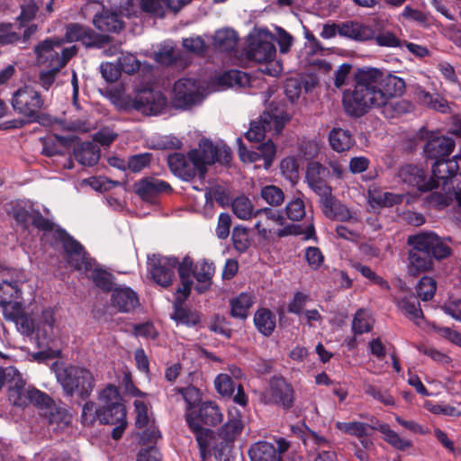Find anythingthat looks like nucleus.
I'll list each match as a JSON object with an SVG mask.
<instances>
[{"label":"nucleus","mask_w":461,"mask_h":461,"mask_svg":"<svg viewBox=\"0 0 461 461\" xmlns=\"http://www.w3.org/2000/svg\"><path fill=\"white\" fill-rule=\"evenodd\" d=\"M353 78V89L342 95L343 107L350 116L361 117L377 108L386 118H394L412 110L411 102L395 100L405 93L403 78L372 67L357 68Z\"/></svg>","instance_id":"nucleus-1"},{"label":"nucleus","mask_w":461,"mask_h":461,"mask_svg":"<svg viewBox=\"0 0 461 461\" xmlns=\"http://www.w3.org/2000/svg\"><path fill=\"white\" fill-rule=\"evenodd\" d=\"M231 159V151L225 145H214L210 140L202 139L198 148L190 150L186 157L174 154L168 157V165L173 171L185 174L188 177L199 174L203 177L208 165L215 162L228 163Z\"/></svg>","instance_id":"nucleus-2"},{"label":"nucleus","mask_w":461,"mask_h":461,"mask_svg":"<svg viewBox=\"0 0 461 461\" xmlns=\"http://www.w3.org/2000/svg\"><path fill=\"white\" fill-rule=\"evenodd\" d=\"M408 243L412 247L409 251L408 273L417 276L433 267V259L447 258L450 248L435 233L420 232L410 236Z\"/></svg>","instance_id":"nucleus-3"},{"label":"nucleus","mask_w":461,"mask_h":461,"mask_svg":"<svg viewBox=\"0 0 461 461\" xmlns=\"http://www.w3.org/2000/svg\"><path fill=\"white\" fill-rule=\"evenodd\" d=\"M31 222L37 229L44 230V235L53 234L56 241L62 243L65 258L68 264L77 270L89 271L92 269V260L88 258L82 245L60 228L45 219L40 212H34Z\"/></svg>","instance_id":"nucleus-4"},{"label":"nucleus","mask_w":461,"mask_h":461,"mask_svg":"<svg viewBox=\"0 0 461 461\" xmlns=\"http://www.w3.org/2000/svg\"><path fill=\"white\" fill-rule=\"evenodd\" d=\"M255 215L258 218L255 228L265 240L285 238L303 233L300 225L286 221L281 210L264 208L257 211Z\"/></svg>","instance_id":"nucleus-5"},{"label":"nucleus","mask_w":461,"mask_h":461,"mask_svg":"<svg viewBox=\"0 0 461 461\" xmlns=\"http://www.w3.org/2000/svg\"><path fill=\"white\" fill-rule=\"evenodd\" d=\"M58 382L67 395L78 394L82 399L88 397L93 391V375L85 367L69 366L56 371Z\"/></svg>","instance_id":"nucleus-6"},{"label":"nucleus","mask_w":461,"mask_h":461,"mask_svg":"<svg viewBox=\"0 0 461 461\" xmlns=\"http://www.w3.org/2000/svg\"><path fill=\"white\" fill-rule=\"evenodd\" d=\"M167 98L159 91L143 89L134 97L124 95L120 97L118 105L126 111H137L146 115L161 113L167 106Z\"/></svg>","instance_id":"nucleus-7"},{"label":"nucleus","mask_w":461,"mask_h":461,"mask_svg":"<svg viewBox=\"0 0 461 461\" xmlns=\"http://www.w3.org/2000/svg\"><path fill=\"white\" fill-rule=\"evenodd\" d=\"M44 99L41 93L31 85H24L13 93L11 105L14 111L28 122H37L44 108Z\"/></svg>","instance_id":"nucleus-8"},{"label":"nucleus","mask_w":461,"mask_h":461,"mask_svg":"<svg viewBox=\"0 0 461 461\" xmlns=\"http://www.w3.org/2000/svg\"><path fill=\"white\" fill-rule=\"evenodd\" d=\"M62 39H48L35 47L37 61L47 68L60 70L67 62L77 53L76 46L63 48Z\"/></svg>","instance_id":"nucleus-9"},{"label":"nucleus","mask_w":461,"mask_h":461,"mask_svg":"<svg viewBox=\"0 0 461 461\" xmlns=\"http://www.w3.org/2000/svg\"><path fill=\"white\" fill-rule=\"evenodd\" d=\"M22 293L16 284L3 282L0 284V309L7 321L21 325L25 330L32 329L31 322L25 317H22L24 311L19 299Z\"/></svg>","instance_id":"nucleus-10"},{"label":"nucleus","mask_w":461,"mask_h":461,"mask_svg":"<svg viewBox=\"0 0 461 461\" xmlns=\"http://www.w3.org/2000/svg\"><path fill=\"white\" fill-rule=\"evenodd\" d=\"M289 120V115L281 109L266 111L260 115L258 122L250 123L245 137L250 142H258L265 138L267 131L279 134Z\"/></svg>","instance_id":"nucleus-11"},{"label":"nucleus","mask_w":461,"mask_h":461,"mask_svg":"<svg viewBox=\"0 0 461 461\" xmlns=\"http://www.w3.org/2000/svg\"><path fill=\"white\" fill-rule=\"evenodd\" d=\"M289 120V115L281 109L266 111L260 115L258 122L250 123L245 137L250 142H258L265 138L267 131L279 134Z\"/></svg>","instance_id":"nucleus-12"},{"label":"nucleus","mask_w":461,"mask_h":461,"mask_svg":"<svg viewBox=\"0 0 461 461\" xmlns=\"http://www.w3.org/2000/svg\"><path fill=\"white\" fill-rule=\"evenodd\" d=\"M204 96V88L195 78L182 77L174 84L173 103L177 108L190 109L202 103Z\"/></svg>","instance_id":"nucleus-13"},{"label":"nucleus","mask_w":461,"mask_h":461,"mask_svg":"<svg viewBox=\"0 0 461 461\" xmlns=\"http://www.w3.org/2000/svg\"><path fill=\"white\" fill-rule=\"evenodd\" d=\"M99 406L103 410L102 420L104 423H113L126 417V409L118 388L107 384L98 395Z\"/></svg>","instance_id":"nucleus-14"},{"label":"nucleus","mask_w":461,"mask_h":461,"mask_svg":"<svg viewBox=\"0 0 461 461\" xmlns=\"http://www.w3.org/2000/svg\"><path fill=\"white\" fill-rule=\"evenodd\" d=\"M265 403L276 404L289 410L294 402V390L290 383L282 376H273L268 382V388L262 393Z\"/></svg>","instance_id":"nucleus-15"},{"label":"nucleus","mask_w":461,"mask_h":461,"mask_svg":"<svg viewBox=\"0 0 461 461\" xmlns=\"http://www.w3.org/2000/svg\"><path fill=\"white\" fill-rule=\"evenodd\" d=\"M178 259L175 257H161L153 255L149 257L148 268L154 282L162 286L168 287L175 278V268Z\"/></svg>","instance_id":"nucleus-16"},{"label":"nucleus","mask_w":461,"mask_h":461,"mask_svg":"<svg viewBox=\"0 0 461 461\" xmlns=\"http://www.w3.org/2000/svg\"><path fill=\"white\" fill-rule=\"evenodd\" d=\"M22 317H25L31 325L32 326L31 330L27 331L21 325H16L18 330L25 334L31 335L36 333L38 339H42L47 343L52 340V333L54 329L55 311L53 308L48 307L41 311V314L34 318L29 316L26 312H23Z\"/></svg>","instance_id":"nucleus-17"},{"label":"nucleus","mask_w":461,"mask_h":461,"mask_svg":"<svg viewBox=\"0 0 461 461\" xmlns=\"http://www.w3.org/2000/svg\"><path fill=\"white\" fill-rule=\"evenodd\" d=\"M399 182L409 186L415 187L420 192H427L436 188V181L428 178L425 170L417 165L406 164L399 167L397 171Z\"/></svg>","instance_id":"nucleus-18"},{"label":"nucleus","mask_w":461,"mask_h":461,"mask_svg":"<svg viewBox=\"0 0 461 461\" xmlns=\"http://www.w3.org/2000/svg\"><path fill=\"white\" fill-rule=\"evenodd\" d=\"M239 144V156L243 162L256 163L263 161L262 167L268 169L276 156V149L272 140L260 144L257 150H248L242 144L240 138L237 139Z\"/></svg>","instance_id":"nucleus-19"},{"label":"nucleus","mask_w":461,"mask_h":461,"mask_svg":"<svg viewBox=\"0 0 461 461\" xmlns=\"http://www.w3.org/2000/svg\"><path fill=\"white\" fill-rule=\"evenodd\" d=\"M329 176L330 170L319 162H312L307 166L306 182L320 199L331 193V187L326 181Z\"/></svg>","instance_id":"nucleus-20"},{"label":"nucleus","mask_w":461,"mask_h":461,"mask_svg":"<svg viewBox=\"0 0 461 461\" xmlns=\"http://www.w3.org/2000/svg\"><path fill=\"white\" fill-rule=\"evenodd\" d=\"M321 203L324 215L331 220L353 222L358 221L357 216L352 213L340 201L335 199L331 194L323 196L321 199Z\"/></svg>","instance_id":"nucleus-21"},{"label":"nucleus","mask_w":461,"mask_h":461,"mask_svg":"<svg viewBox=\"0 0 461 461\" xmlns=\"http://www.w3.org/2000/svg\"><path fill=\"white\" fill-rule=\"evenodd\" d=\"M135 191L143 200L150 202L157 195L171 191V186L162 179L149 176L137 182Z\"/></svg>","instance_id":"nucleus-22"},{"label":"nucleus","mask_w":461,"mask_h":461,"mask_svg":"<svg viewBox=\"0 0 461 461\" xmlns=\"http://www.w3.org/2000/svg\"><path fill=\"white\" fill-rule=\"evenodd\" d=\"M461 160L456 158V155L452 158H442L438 159L432 165V175L436 181V187L438 186V180L442 181L443 188L448 186V182L456 175Z\"/></svg>","instance_id":"nucleus-23"},{"label":"nucleus","mask_w":461,"mask_h":461,"mask_svg":"<svg viewBox=\"0 0 461 461\" xmlns=\"http://www.w3.org/2000/svg\"><path fill=\"white\" fill-rule=\"evenodd\" d=\"M456 146L455 140L450 137L437 136L428 140L424 147V154L431 159H442L447 158Z\"/></svg>","instance_id":"nucleus-24"},{"label":"nucleus","mask_w":461,"mask_h":461,"mask_svg":"<svg viewBox=\"0 0 461 461\" xmlns=\"http://www.w3.org/2000/svg\"><path fill=\"white\" fill-rule=\"evenodd\" d=\"M95 27L103 32H118L123 28L122 16L115 11L103 7L93 18Z\"/></svg>","instance_id":"nucleus-25"},{"label":"nucleus","mask_w":461,"mask_h":461,"mask_svg":"<svg viewBox=\"0 0 461 461\" xmlns=\"http://www.w3.org/2000/svg\"><path fill=\"white\" fill-rule=\"evenodd\" d=\"M244 424L240 411L234 409L229 411L228 421L219 429L217 440L232 443L241 433Z\"/></svg>","instance_id":"nucleus-26"},{"label":"nucleus","mask_w":461,"mask_h":461,"mask_svg":"<svg viewBox=\"0 0 461 461\" xmlns=\"http://www.w3.org/2000/svg\"><path fill=\"white\" fill-rule=\"evenodd\" d=\"M276 50L273 43V36L266 33L264 39H259L250 44L249 56L250 59L260 63L276 58Z\"/></svg>","instance_id":"nucleus-27"},{"label":"nucleus","mask_w":461,"mask_h":461,"mask_svg":"<svg viewBox=\"0 0 461 461\" xmlns=\"http://www.w3.org/2000/svg\"><path fill=\"white\" fill-rule=\"evenodd\" d=\"M112 304L120 312H130L139 305L137 294L127 286H118L113 290Z\"/></svg>","instance_id":"nucleus-28"},{"label":"nucleus","mask_w":461,"mask_h":461,"mask_svg":"<svg viewBox=\"0 0 461 461\" xmlns=\"http://www.w3.org/2000/svg\"><path fill=\"white\" fill-rule=\"evenodd\" d=\"M306 39L307 42L299 55L301 62H303L305 65H315L324 71H330L331 69L330 63L321 59H311V56H313L322 50L320 41L312 33H306Z\"/></svg>","instance_id":"nucleus-29"},{"label":"nucleus","mask_w":461,"mask_h":461,"mask_svg":"<svg viewBox=\"0 0 461 461\" xmlns=\"http://www.w3.org/2000/svg\"><path fill=\"white\" fill-rule=\"evenodd\" d=\"M393 302L398 309L411 321L416 324L423 319V312L420 309V303L413 294L405 296H393Z\"/></svg>","instance_id":"nucleus-30"},{"label":"nucleus","mask_w":461,"mask_h":461,"mask_svg":"<svg viewBox=\"0 0 461 461\" xmlns=\"http://www.w3.org/2000/svg\"><path fill=\"white\" fill-rule=\"evenodd\" d=\"M339 35L359 41L372 40L375 31L368 25L357 22H347L338 28Z\"/></svg>","instance_id":"nucleus-31"},{"label":"nucleus","mask_w":461,"mask_h":461,"mask_svg":"<svg viewBox=\"0 0 461 461\" xmlns=\"http://www.w3.org/2000/svg\"><path fill=\"white\" fill-rule=\"evenodd\" d=\"M185 421L190 430L195 435L201 455L204 456L209 447L210 440L212 438V431L203 427L200 420L197 419L196 413L187 412Z\"/></svg>","instance_id":"nucleus-32"},{"label":"nucleus","mask_w":461,"mask_h":461,"mask_svg":"<svg viewBox=\"0 0 461 461\" xmlns=\"http://www.w3.org/2000/svg\"><path fill=\"white\" fill-rule=\"evenodd\" d=\"M196 416L202 425L216 426L223 420L221 410L216 402L212 401L202 402L196 411Z\"/></svg>","instance_id":"nucleus-33"},{"label":"nucleus","mask_w":461,"mask_h":461,"mask_svg":"<svg viewBox=\"0 0 461 461\" xmlns=\"http://www.w3.org/2000/svg\"><path fill=\"white\" fill-rule=\"evenodd\" d=\"M403 195L391 192H381L376 189L368 191V203L374 210L390 207L402 202Z\"/></svg>","instance_id":"nucleus-34"},{"label":"nucleus","mask_w":461,"mask_h":461,"mask_svg":"<svg viewBox=\"0 0 461 461\" xmlns=\"http://www.w3.org/2000/svg\"><path fill=\"white\" fill-rule=\"evenodd\" d=\"M75 158L83 166L92 167L100 158V149L93 142H82L74 149Z\"/></svg>","instance_id":"nucleus-35"},{"label":"nucleus","mask_w":461,"mask_h":461,"mask_svg":"<svg viewBox=\"0 0 461 461\" xmlns=\"http://www.w3.org/2000/svg\"><path fill=\"white\" fill-rule=\"evenodd\" d=\"M238 36L231 29H222L215 32L212 41L216 52H231L237 46Z\"/></svg>","instance_id":"nucleus-36"},{"label":"nucleus","mask_w":461,"mask_h":461,"mask_svg":"<svg viewBox=\"0 0 461 461\" xmlns=\"http://www.w3.org/2000/svg\"><path fill=\"white\" fill-rule=\"evenodd\" d=\"M157 48L154 52V59L161 65L170 66L180 59L181 53L172 41H163Z\"/></svg>","instance_id":"nucleus-37"},{"label":"nucleus","mask_w":461,"mask_h":461,"mask_svg":"<svg viewBox=\"0 0 461 461\" xmlns=\"http://www.w3.org/2000/svg\"><path fill=\"white\" fill-rule=\"evenodd\" d=\"M254 303L255 299L251 293H241L230 302L231 316L241 320L246 319Z\"/></svg>","instance_id":"nucleus-38"},{"label":"nucleus","mask_w":461,"mask_h":461,"mask_svg":"<svg viewBox=\"0 0 461 461\" xmlns=\"http://www.w3.org/2000/svg\"><path fill=\"white\" fill-rule=\"evenodd\" d=\"M249 454L252 461H282L274 446L267 442L254 444L250 447Z\"/></svg>","instance_id":"nucleus-39"},{"label":"nucleus","mask_w":461,"mask_h":461,"mask_svg":"<svg viewBox=\"0 0 461 461\" xmlns=\"http://www.w3.org/2000/svg\"><path fill=\"white\" fill-rule=\"evenodd\" d=\"M331 148L337 152L348 150L355 143L351 133L341 128L333 129L329 135Z\"/></svg>","instance_id":"nucleus-40"},{"label":"nucleus","mask_w":461,"mask_h":461,"mask_svg":"<svg viewBox=\"0 0 461 461\" xmlns=\"http://www.w3.org/2000/svg\"><path fill=\"white\" fill-rule=\"evenodd\" d=\"M219 82L227 87H246L253 84L247 73L236 69L225 72L219 77Z\"/></svg>","instance_id":"nucleus-41"},{"label":"nucleus","mask_w":461,"mask_h":461,"mask_svg":"<svg viewBox=\"0 0 461 461\" xmlns=\"http://www.w3.org/2000/svg\"><path fill=\"white\" fill-rule=\"evenodd\" d=\"M377 430L384 435V439L397 450L404 451L411 446L410 439L401 437L386 423L379 424Z\"/></svg>","instance_id":"nucleus-42"},{"label":"nucleus","mask_w":461,"mask_h":461,"mask_svg":"<svg viewBox=\"0 0 461 461\" xmlns=\"http://www.w3.org/2000/svg\"><path fill=\"white\" fill-rule=\"evenodd\" d=\"M254 323L260 333L269 336L276 328V317L269 310L260 309L255 313Z\"/></svg>","instance_id":"nucleus-43"},{"label":"nucleus","mask_w":461,"mask_h":461,"mask_svg":"<svg viewBox=\"0 0 461 461\" xmlns=\"http://www.w3.org/2000/svg\"><path fill=\"white\" fill-rule=\"evenodd\" d=\"M176 391L180 393L186 404L185 418L187 412L196 413L195 408L202 401V393L193 385L185 388H176Z\"/></svg>","instance_id":"nucleus-44"},{"label":"nucleus","mask_w":461,"mask_h":461,"mask_svg":"<svg viewBox=\"0 0 461 461\" xmlns=\"http://www.w3.org/2000/svg\"><path fill=\"white\" fill-rule=\"evenodd\" d=\"M335 428L346 434H348L357 438H363L367 436L369 430L373 428L367 423L361 421H350V422H342L337 421L335 423Z\"/></svg>","instance_id":"nucleus-45"},{"label":"nucleus","mask_w":461,"mask_h":461,"mask_svg":"<svg viewBox=\"0 0 461 461\" xmlns=\"http://www.w3.org/2000/svg\"><path fill=\"white\" fill-rule=\"evenodd\" d=\"M29 390L23 382L19 380L9 388L8 399L15 406L24 407L29 404Z\"/></svg>","instance_id":"nucleus-46"},{"label":"nucleus","mask_w":461,"mask_h":461,"mask_svg":"<svg viewBox=\"0 0 461 461\" xmlns=\"http://www.w3.org/2000/svg\"><path fill=\"white\" fill-rule=\"evenodd\" d=\"M373 324L372 314L365 309H359L354 316L352 330L355 334L366 333L372 330Z\"/></svg>","instance_id":"nucleus-47"},{"label":"nucleus","mask_w":461,"mask_h":461,"mask_svg":"<svg viewBox=\"0 0 461 461\" xmlns=\"http://www.w3.org/2000/svg\"><path fill=\"white\" fill-rule=\"evenodd\" d=\"M444 189H447V192L445 194L440 192L432 193L429 197V203L435 206L443 208L449 205L450 203L456 199L458 205L461 206V191L456 192V190L451 189L449 186H447Z\"/></svg>","instance_id":"nucleus-48"},{"label":"nucleus","mask_w":461,"mask_h":461,"mask_svg":"<svg viewBox=\"0 0 461 461\" xmlns=\"http://www.w3.org/2000/svg\"><path fill=\"white\" fill-rule=\"evenodd\" d=\"M171 317L177 324L186 326H194L200 321L196 312L184 308L183 304H174V312Z\"/></svg>","instance_id":"nucleus-49"},{"label":"nucleus","mask_w":461,"mask_h":461,"mask_svg":"<svg viewBox=\"0 0 461 461\" xmlns=\"http://www.w3.org/2000/svg\"><path fill=\"white\" fill-rule=\"evenodd\" d=\"M65 37L68 42L81 41L88 44V41L92 40V32L89 28L74 23L67 27Z\"/></svg>","instance_id":"nucleus-50"},{"label":"nucleus","mask_w":461,"mask_h":461,"mask_svg":"<svg viewBox=\"0 0 461 461\" xmlns=\"http://www.w3.org/2000/svg\"><path fill=\"white\" fill-rule=\"evenodd\" d=\"M65 137L50 135L43 139L42 153L48 157H52L63 152V149L67 144Z\"/></svg>","instance_id":"nucleus-51"},{"label":"nucleus","mask_w":461,"mask_h":461,"mask_svg":"<svg viewBox=\"0 0 461 461\" xmlns=\"http://www.w3.org/2000/svg\"><path fill=\"white\" fill-rule=\"evenodd\" d=\"M260 196L267 204L275 207L281 205L285 201L283 190L274 185L262 187Z\"/></svg>","instance_id":"nucleus-52"},{"label":"nucleus","mask_w":461,"mask_h":461,"mask_svg":"<svg viewBox=\"0 0 461 461\" xmlns=\"http://www.w3.org/2000/svg\"><path fill=\"white\" fill-rule=\"evenodd\" d=\"M365 393L385 406H394L395 400L388 390H382L369 383L364 384Z\"/></svg>","instance_id":"nucleus-53"},{"label":"nucleus","mask_w":461,"mask_h":461,"mask_svg":"<svg viewBox=\"0 0 461 461\" xmlns=\"http://www.w3.org/2000/svg\"><path fill=\"white\" fill-rule=\"evenodd\" d=\"M285 212L290 221H301L306 214L304 201L300 197L290 200L285 207Z\"/></svg>","instance_id":"nucleus-54"},{"label":"nucleus","mask_w":461,"mask_h":461,"mask_svg":"<svg viewBox=\"0 0 461 461\" xmlns=\"http://www.w3.org/2000/svg\"><path fill=\"white\" fill-rule=\"evenodd\" d=\"M233 213L241 220H248L253 214L251 201L246 196H239L231 204Z\"/></svg>","instance_id":"nucleus-55"},{"label":"nucleus","mask_w":461,"mask_h":461,"mask_svg":"<svg viewBox=\"0 0 461 461\" xmlns=\"http://www.w3.org/2000/svg\"><path fill=\"white\" fill-rule=\"evenodd\" d=\"M436 290V281L432 277L427 276L421 277L417 285V294L422 301L431 300Z\"/></svg>","instance_id":"nucleus-56"},{"label":"nucleus","mask_w":461,"mask_h":461,"mask_svg":"<svg viewBox=\"0 0 461 461\" xmlns=\"http://www.w3.org/2000/svg\"><path fill=\"white\" fill-rule=\"evenodd\" d=\"M103 410L100 406H96V404L93 402H87L84 404L82 410V422L86 425H92L96 420H98L101 423L104 424V421L102 420Z\"/></svg>","instance_id":"nucleus-57"},{"label":"nucleus","mask_w":461,"mask_h":461,"mask_svg":"<svg viewBox=\"0 0 461 461\" xmlns=\"http://www.w3.org/2000/svg\"><path fill=\"white\" fill-rule=\"evenodd\" d=\"M217 392L222 396H231L235 392V384L228 374H220L214 380Z\"/></svg>","instance_id":"nucleus-58"},{"label":"nucleus","mask_w":461,"mask_h":461,"mask_svg":"<svg viewBox=\"0 0 461 461\" xmlns=\"http://www.w3.org/2000/svg\"><path fill=\"white\" fill-rule=\"evenodd\" d=\"M117 63L121 71L129 75L135 73L140 68V62L131 53L122 54Z\"/></svg>","instance_id":"nucleus-59"},{"label":"nucleus","mask_w":461,"mask_h":461,"mask_svg":"<svg viewBox=\"0 0 461 461\" xmlns=\"http://www.w3.org/2000/svg\"><path fill=\"white\" fill-rule=\"evenodd\" d=\"M92 280L95 285L104 291H109L113 285V276L99 268H95L92 272Z\"/></svg>","instance_id":"nucleus-60"},{"label":"nucleus","mask_w":461,"mask_h":461,"mask_svg":"<svg viewBox=\"0 0 461 461\" xmlns=\"http://www.w3.org/2000/svg\"><path fill=\"white\" fill-rule=\"evenodd\" d=\"M140 6L144 12L157 17H164L166 14L165 0H140Z\"/></svg>","instance_id":"nucleus-61"},{"label":"nucleus","mask_w":461,"mask_h":461,"mask_svg":"<svg viewBox=\"0 0 461 461\" xmlns=\"http://www.w3.org/2000/svg\"><path fill=\"white\" fill-rule=\"evenodd\" d=\"M377 45L389 48H402V41L391 32H383L374 37Z\"/></svg>","instance_id":"nucleus-62"},{"label":"nucleus","mask_w":461,"mask_h":461,"mask_svg":"<svg viewBox=\"0 0 461 461\" xmlns=\"http://www.w3.org/2000/svg\"><path fill=\"white\" fill-rule=\"evenodd\" d=\"M182 44L186 50L196 55H202L206 50V44L200 36L185 38Z\"/></svg>","instance_id":"nucleus-63"},{"label":"nucleus","mask_w":461,"mask_h":461,"mask_svg":"<svg viewBox=\"0 0 461 461\" xmlns=\"http://www.w3.org/2000/svg\"><path fill=\"white\" fill-rule=\"evenodd\" d=\"M232 443L217 440L213 447V455L218 461H230Z\"/></svg>","instance_id":"nucleus-64"}]
</instances>
